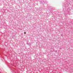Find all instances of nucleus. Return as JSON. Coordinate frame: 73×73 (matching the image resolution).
I'll return each instance as SVG.
<instances>
[{
    "mask_svg": "<svg viewBox=\"0 0 73 73\" xmlns=\"http://www.w3.org/2000/svg\"><path fill=\"white\" fill-rule=\"evenodd\" d=\"M24 33H25V34H26V32H25Z\"/></svg>",
    "mask_w": 73,
    "mask_h": 73,
    "instance_id": "7ed1b4c3",
    "label": "nucleus"
},
{
    "mask_svg": "<svg viewBox=\"0 0 73 73\" xmlns=\"http://www.w3.org/2000/svg\"><path fill=\"white\" fill-rule=\"evenodd\" d=\"M29 45H31V43H29Z\"/></svg>",
    "mask_w": 73,
    "mask_h": 73,
    "instance_id": "f03ea898",
    "label": "nucleus"
},
{
    "mask_svg": "<svg viewBox=\"0 0 73 73\" xmlns=\"http://www.w3.org/2000/svg\"><path fill=\"white\" fill-rule=\"evenodd\" d=\"M44 3H45L44 2H42V4H44Z\"/></svg>",
    "mask_w": 73,
    "mask_h": 73,
    "instance_id": "f257e3e1",
    "label": "nucleus"
}]
</instances>
